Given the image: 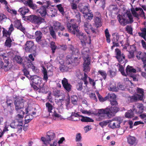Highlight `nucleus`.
I'll use <instances>...</instances> for the list:
<instances>
[{
    "instance_id": "obj_1",
    "label": "nucleus",
    "mask_w": 146,
    "mask_h": 146,
    "mask_svg": "<svg viewBox=\"0 0 146 146\" xmlns=\"http://www.w3.org/2000/svg\"><path fill=\"white\" fill-rule=\"evenodd\" d=\"M118 110V108L116 107H108L105 109H100L98 111V120L100 121L104 118L106 115L108 117L111 118L114 115V113L117 112Z\"/></svg>"
},
{
    "instance_id": "obj_2",
    "label": "nucleus",
    "mask_w": 146,
    "mask_h": 146,
    "mask_svg": "<svg viewBox=\"0 0 146 146\" xmlns=\"http://www.w3.org/2000/svg\"><path fill=\"white\" fill-rule=\"evenodd\" d=\"M117 18L119 23L123 26L127 24L131 23L133 21V16L130 10L126 11L123 15H119Z\"/></svg>"
},
{
    "instance_id": "obj_3",
    "label": "nucleus",
    "mask_w": 146,
    "mask_h": 146,
    "mask_svg": "<svg viewBox=\"0 0 146 146\" xmlns=\"http://www.w3.org/2000/svg\"><path fill=\"white\" fill-rule=\"evenodd\" d=\"M25 102L23 98L17 97L14 99V104L15 107V110L17 112L23 111L24 104Z\"/></svg>"
},
{
    "instance_id": "obj_4",
    "label": "nucleus",
    "mask_w": 146,
    "mask_h": 146,
    "mask_svg": "<svg viewBox=\"0 0 146 146\" xmlns=\"http://www.w3.org/2000/svg\"><path fill=\"white\" fill-rule=\"evenodd\" d=\"M7 54L4 53L0 52V56H2L5 61L4 63L0 60V68H3L5 71H7L10 69L12 67V65L8 61V58Z\"/></svg>"
},
{
    "instance_id": "obj_5",
    "label": "nucleus",
    "mask_w": 146,
    "mask_h": 146,
    "mask_svg": "<svg viewBox=\"0 0 146 146\" xmlns=\"http://www.w3.org/2000/svg\"><path fill=\"white\" fill-rule=\"evenodd\" d=\"M74 19H72L70 21L67 23V27L69 32L76 35L80 31L76 24L72 23V22L74 21Z\"/></svg>"
},
{
    "instance_id": "obj_6",
    "label": "nucleus",
    "mask_w": 146,
    "mask_h": 146,
    "mask_svg": "<svg viewBox=\"0 0 146 146\" xmlns=\"http://www.w3.org/2000/svg\"><path fill=\"white\" fill-rule=\"evenodd\" d=\"M137 92L138 94H136L130 97L129 98L130 102H135L138 100H142L144 97V90L142 88H137Z\"/></svg>"
},
{
    "instance_id": "obj_7",
    "label": "nucleus",
    "mask_w": 146,
    "mask_h": 146,
    "mask_svg": "<svg viewBox=\"0 0 146 146\" xmlns=\"http://www.w3.org/2000/svg\"><path fill=\"white\" fill-rule=\"evenodd\" d=\"M76 36L79 38L83 46H84L86 43L90 44L91 40L90 37H87L83 33L80 32Z\"/></svg>"
},
{
    "instance_id": "obj_8",
    "label": "nucleus",
    "mask_w": 146,
    "mask_h": 146,
    "mask_svg": "<svg viewBox=\"0 0 146 146\" xmlns=\"http://www.w3.org/2000/svg\"><path fill=\"white\" fill-rule=\"evenodd\" d=\"M131 11L133 16L137 19H139L140 16L141 17L145 16L144 12L141 8H136L135 10L134 8H132Z\"/></svg>"
},
{
    "instance_id": "obj_9",
    "label": "nucleus",
    "mask_w": 146,
    "mask_h": 146,
    "mask_svg": "<svg viewBox=\"0 0 146 146\" xmlns=\"http://www.w3.org/2000/svg\"><path fill=\"white\" fill-rule=\"evenodd\" d=\"M26 19L31 22L35 24H39L43 20L42 18L34 15H31L26 17Z\"/></svg>"
},
{
    "instance_id": "obj_10",
    "label": "nucleus",
    "mask_w": 146,
    "mask_h": 146,
    "mask_svg": "<svg viewBox=\"0 0 146 146\" xmlns=\"http://www.w3.org/2000/svg\"><path fill=\"white\" fill-rule=\"evenodd\" d=\"M47 136L49 140H47L44 137H42L41 140L44 144H46L49 143L51 140H53L55 137V134L52 131H50L47 133Z\"/></svg>"
},
{
    "instance_id": "obj_11",
    "label": "nucleus",
    "mask_w": 146,
    "mask_h": 146,
    "mask_svg": "<svg viewBox=\"0 0 146 146\" xmlns=\"http://www.w3.org/2000/svg\"><path fill=\"white\" fill-rule=\"evenodd\" d=\"M144 106L143 104L140 103H136L133 106V111L137 113H141L143 111Z\"/></svg>"
},
{
    "instance_id": "obj_12",
    "label": "nucleus",
    "mask_w": 146,
    "mask_h": 146,
    "mask_svg": "<svg viewBox=\"0 0 146 146\" xmlns=\"http://www.w3.org/2000/svg\"><path fill=\"white\" fill-rule=\"evenodd\" d=\"M17 113L19 114L16 116V120L19 123V126H21L20 128H22L23 125V122L24 117L23 115L25 112L23 111H22L21 112Z\"/></svg>"
},
{
    "instance_id": "obj_13",
    "label": "nucleus",
    "mask_w": 146,
    "mask_h": 146,
    "mask_svg": "<svg viewBox=\"0 0 146 146\" xmlns=\"http://www.w3.org/2000/svg\"><path fill=\"white\" fill-rule=\"evenodd\" d=\"M101 15L99 12H96L95 15L94 21L97 27H100L102 26Z\"/></svg>"
},
{
    "instance_id": "obj_14",
    "label": "nucleus",
    "mask_w": 146,
    "mask_h": 146,
    "mask_svg": "<svg viewBox=\"0 0 146 146\" xmlns=\"http://www.w3.org/2000/svg\"><path fill=\"white\" fill-rule=\"evenodd\" d=\"M121 121L119 120L110 121L108 125L109 127L112 129L119 128L120 127V124Z\"/></svg>"
},
{
    "instance_id": "obj_15",
    "label": "nucleus",
    "mask_w": 146,
    "mask_h": 146,
    "mask_svg": "<svg viewBox=\"0 0 146 146\" xmlns=\"http://www.w3.org/2000/svg\"><path fill=\"white\" fill-rule=\"evenodd\" d=\"M77 77L79 79L83 80L85 84L87 85L88 84L87 80L88 78V76L86 74L78 71L77 73Z\"/></svg>"
},
{
    "instance_id": "obj_16",
    "label": "nucleus",
    "mask_w": 146,
    "mask_h": 146,
    "mask_svg": "<svg viewBox=\"0 0 146 146\" xmlns=\"http://www.w3.org/2000/svg\"><path fill=\"white\" fill-rule=\"evenodd\" d=\"M84 28L85 31L87 34H89V31L91 29L93 33H96L95 29L92 28L90 24L87 22H85L84 24Z\"/></svg>"
},
{
    "instance_id": "obj_17",
    "label": "nucleus",
    "mask_w": 146,
    "mask_h": 146,
    "mask_svg": "<svg viewBox=\"0 0 146 146\" xmlns=\"http://www.w3.org/2000/svg\"><path fill=\"white\" fill-rule=\"evenodd\" d=\"M62 84L64 88L68 92L71 90L72 87L70 84L68 83V80L65 78H64L62 80Z\"/></svg>"
},
{
    "instance_id": "obj_18",
    "label": "nucleus",
    "mask_w": 146,
    "mask_h": 146,
    "mask_svg": "<svg viewBox=\"0 0 146 146\" xmlns=\"http://www.w3.org/2000/svg\"><path fill=\"white\" fill-rule=\"evenodd\" d=\"M29 79L37 85H39L41 83L42 80L41 78L37 76H30Z\"/></svg>"
},
{
    "instance_id": "obj_19",
    "label": "nucleus",
    "mask_w": 146,
    "mask_h": 146,
    "mask_svg": "<svg viewBox=\"0 0 146 146\" xmlns=\"http://www.w3.org/2000/svg\"><path fill=\"white\" fill-rule=\"evenodd\" d=\"M71 8L76 14V16L78 18V21L80 22V15L77 11V5L74 3H72L71 5Z\"/></svg>"
},
{
    "instance_id": "obj_20",
    "label": "nucleus",
    "mask_w": 146,
    "mask_h": 146,
    "mask_svg": "<svg viewBox=\"0 0 146 146\" xmlns=\"http://www.w3.org/2000/svg\"><path fill=\"white\" fill-rule=\"evenodd\" d=\"M17 1L22 2L26 5H28L30 8L34 9L36 8V6L33 4L32 0H16Z\"/></svg>"
},
{
    "instance_id": "obj_21",
    "label": "nucleus",
    "mask_w": 146,
    "mask_h": 146,
    "mask_svg": "<svg viewBox=\"0 0 146 146\" xmlns=\"http://www.w3.org/2000/svg\"><path fill=\"white\" fill-rule=\"evenodd\" d=\"M53 27L54 29L56 30H60L62 31L65 29L62 24L57 21L54 22Z\"/></svg>"
},
{
    "instance_id": "obj_22",
    "label": "nucleus",
    "mask_w": 146,
    "mask_h": 146,
    "mask_svg": "<svg viewBox=\"0 0 146 146\" xmlns=\"http://www.w3.org/2000/svg\"><path fill=\"white\" fill-rule=\"evenodd\" d=\"M127 139L128 143L131 145H135L137 143V140L134 136H129Z\"/></svg>"
},
{
    "instance_id": "obj_23",
    "label": "nucleus",
    "mask_w": 146,
    "mask_h": 146,
    "mask_svg": "<svg viewBox=\"0 0 146 146\" xmlns=\"http://www.w3.org/2000/svg\"><path fill=\"white\" fill-rule=\"evenodd\" d=\"M0 2L5 4L7 11L9 13L14 15L17 14V11L15 10L11 9L8 7L7 2L6 0H0Z\"/></svg>"
},
{
    "instance_id": "obj_24",
    "label": "nucleus",
    "mask_w": 146,
    "mask_h": 146,
    "mask_svg": "<svg viewBox=\"0 0 146 146\" xmlns=\"http://www.w3.org/2000/svg\"><path fill=\"white\" fill-rule=\"evenodd\" d=\"M14 26L18 29H19L24 33L25 29L23 27L20 21L19 20H15L14 22Z\"/></svg>"
},
{
    "instance_id": "obj_25",
    "label": "nucleus",
    "mask_w": 146,
    "mask_h": 146,
    "mask_svg": "<svg viewBox=\"0 0 146 146\" xmlns=\"http://www.w3.org/2000/svg\"><path fill=\"white\" fill-rule=\"evenodd\" d=\"M26 46L25 49L27 51H30L32 50V48L34 45L33 41H28L25 44Z\"/></svg>"
},
{
    "instance_id": "obj_26",
    "label": "nucleus",
    "mask_w": 146,
    "mask_h": 146,
    "mask_svg": "<svg viewBox=\"0 0 146 146\" xmlns=\"http://www.w3.org/2000/svg\"><path fill=\"white\" fill-rule=\"evenodd\" d=\"M48 7V6L45 7L42 6L38 10V12L40 14L42 17H45L47 14L46 8Z\"/></svg>"
},
{
    "instance_id": "obj_27",
    "label": "nucleus",
    "mask_w": 146,
    "mask_h": 146,
    "mask_svg": "<svg viewBox=\"0 0 146 146\" xmlns=\"http://www.w3.org/2000/svg\"><path fill=\"white\" fill-rule=\"evenodd\" d=\"M80 116L77 113H72L70 116L68 117V120L72 121H78L80 120Z\"/></svg>"
},
{
    "instance_id": "obj_28",
    "label": "nucleus",
    "mask_w": 146,
    "mask_h": 146,
    "mask_svg": "<svg viewBox=\"0 0 146 146\" xmlns=\"http://www.w3.org/2000/svg\"><path fill=\"white\" fill-rule=\"evenodd\" d=\"M42 72L43 74V80L46 82L48 79V76L47 74H49V72H50V75H52V71H49L48 70V71H47L46 69L44 67H42Z\"/></svg>"
},
{
    "instance_id": "obj_29",
    "label": "nucleus",
    "mask_w": 146,
    "mask_h": 146,
    "mask_svg": "<svg viewBox=\"0 0 146 146\" xmlns=\"http://www.w3.org/2000/svg\"><path fill=\"white\" fill-rule=\"evenodd\" d=\"M126 73L127 75H130L132 73H135L136 70L132 66H127L126 69Z\"/></svg>"
},
{
    "instance_id": "obj_30",
    "label": "nucleus",
    "mask_w": 146,
    "mask_h": 146,
    "mask_svg": "<svg viewBox=\"0 0 146 146\" xmlns=\"http://www.w3.org/2000/svg\"><path fill=\"white\" fill-rule=\"evenodd\" d=\"M18 11L23 16H24L29 11V9L25 6L20 8Z\"/></svg>"
},
{
    "instance_id": "obj_31",
    "label": "nucleus",
    "mask_w": 146,
    "mask_h": 146,
    "mask_svg": "<svg viewBox=\"0 0 146 146\" xmlns=\"http://www.w3.org/2000/svg\"><path fill=\"white\" fill-rule=\"evenodd\" d=\"M113 38L112 41V42H118V41L121 40V38H122L123 36H119L117 33H116L112 34Z\"/></svg>"
},
{
    "instance_id": "obj_32",
    "label": "nucleus",
    "mask_w": 146,
    "mask_h": 146,
    "mask_svg": "<svg viewBox=\"0 0 146 146\" xmlns=\"http://www.w3.org/2000/svg\"><path fill=\"white\" fill-rule=\"evenodd\" d=\"M42 36V33L39 31H37L35 33V37L37 42H39L41 40Z\"/></svg>"
},
{
    "instance_id": "obj_33",
    "label": "nucleus",
    "mask_w": 146,
    "mask_h": 146,
    "mask_svg": "<svg viewBox=\"0 0 146 146\" xmlns=\"http://www.w3.org/2000/svg\"><path fill=\"white\" fill-rule=\"evenodd\" d=\"M107 74L110 77H113L116 75V70L113 68H109Z\"/></svg>"
},
{
    "instance_id": "obj_34",
    "label": "nucleus",
    "mask_w": 146,
    "mask_h": 146,
    "mask_svg": "<svg viewBox=\"0 0 146 146\" xmlns=\"http://www.w3.org/2000/svg\"><path fill=\"white\" fill-rule=\"evenodd\" d=\"M67 62L68 61L69 63L71 62L76 63L77 60V58L76 56H70V55H68L67 57Z\"/></svg>"
},
{
    "instance_id": "obj_35",
    "label": "nucleus",
    "mask_w": 146,
    "mask_h": 146,
    "mask_svg": "<svg viewBox=\"0 0 146 146\" xmlns=\"http://www.w3.org/2000/svg\"><path fill=\"white\" fill-rule=\"evenodd\" d=\"M84 17L87 20H91L93 17V15L90 11L86 13L83 15Z\"/></svg>"
},
{
    "instance_id": "obj_36",
    "label": "nucleus",
    "mask_w": 146,
    "mask_h": 146,
    "mask_svg": "<svg viewBox=\"0 0 146 146\" xmlns=\"http://www.w3.org/2000/svg\"><path fill=\"white\" fill-rule=\"evenodd\" d=\"M141 32L139 33L140 36L142 37L146 41V29L143 28L141 29Z\"/></svg>"
},
{
    "instance_id": "obj_37",
    "label": "nucleus",
    "mask_w": 146,
    "mask_h": 146,
    "mask_svg": "<svg viewBox=\"0 0 146 146\" xmlns=\"http://www.w3.org/2000/svg\"><path fill=\"white\" fill-rule=\"evenodd\" d=\"M80 117H81V119H80V120L81 121L83 122H93L94 121L93 119L88 117H85L82 116H80Z\"/></svg>"
},
{
    "instance_id": "obj_38",
    "label": "nucleus",
    "mask_w": 146,
    "mask_h": 146,
    "mask_svg": "<svg viewBox=\"0 0 146 146\" xmlns=\"http://www.w3.org/2000/svg\"><path fill=\"white\" fill-rule=\"evenodd\" d=\"M10 126L12 128H18L19 129H21V126H19V123L17 121H13L11 123L10 125Z\"/></svg>"
},
{
    "instance_id": "obj_39",
    "label": "nucleus",
    "mask_w": 146,
    "mask_h": 146,
    "mask_svg": "<svg viewBox=\"0 0 146 146\" xmlns=\"http://www.w3.org/2000/svg\"><path fill=\"white\" fill-rule=\"evenodd\" d=\"M56 7L60 13L62 15H64L65 13L64 6H63L62 4H60L57 5L56 6Z\"/></svg>"
},
{
    "instance_id": "obj_40",
    "label": "nucleus",
    "mask_w": 146,
    "mask_h": 146,
    "mask_svg": "<svg viewBox=\"0 0 146 146\" xmlns=\"http://www.w3.org/2000/svg\"><path fill=\"white\" fill-rule=\"evenodd\" d=\"M79 9L80 11L84 15H85L90 11L88 7L87 6H84L82 8H81L80 6Z\"/></svg>"
},
{
    "instance_id": "obj_41",
    "label": "nucleus",
    "mask_w": 146,
    "mask_h": 146,
    "mask_svg": "<svg viewBox=\"0 0 146 146\" xmlns=\"http://www.w3.org/2000/svg\"><path fill=\"white\" fill-rule=\"evenodd\" d=\"M46 108L48 111L50 113H52V110L53 107L52 105L48 102H47L46 104Z\"/></svg>"
},
{
    "instance_id": "obj_42",
    "label": "nucleus",
    "mask_w": 146,
    "mask_h": 146,
    "mask_svg": "<svg viewBox=\"0 0 146 146\" xmlns=\"http://www.w3.org/2000/svg\"><path fill=\"white\" fill-rule=\"evenodd\" d=\"M69 48L70 50V53L72 52L73 54H77L78 52V50L77 49L74 48L72 45L70 46Z\"/></svg>"
},
{
    "instance_id": "obj_43",
    "label": "nucleus",
    "mask_w": 146,
    "mask_h": 146,
    "mask_svg": "<svg viewBox=\"0 0 146 146\" xmlns=\"http://www.w3.org/2000/svg\"><path fill=\"white\" fill-rule=\"evenodd\" d=\"M96 94L97 95L99 100L101 102H103L106 100L108 98V96H106L104 98H102V96L100 94L98 91L96 92Z\"/></svg>"
},
{
    "instance_id": "obj_44",
    "label": "nucleus",
    "mask_w": 146,
    "mask_h": 146,
    "mask_svg": "<svg viewBox=\"0 0 146 146\" xmlns=\"http://www.w3.org/2000/svg\"><path fill=\"white\" fill-rule=\"evenodd\" d=\"M133 112L131 110H129L125 113V116L128 118H131L133 116Z\"/></svg>"
},
{
    "instance_id": "obj_45",
    "label": "nucleus",
    "mask_w": 146,
    "mask_h": 146,
    "mask_svg": "<svg viewBox=\"0 0 146 146\" xmlns=\"http://www.w3.org/2000/svg\"><path fill=\"white\" fill-rule=\"evenodd\" d=\"M33 117L31 115H27L25 117V123H27L33 119Z\"/></svg>"
},
{
    "instance_id": "obj_46",
    "label": "nucleus",
    "mask_w": 146,
    "mask_h": 146,
    "mask_svg": "<svg viewBox=\"0 0 146 146\" xmlns=\"http://www.w3.org/2000/svg\"><path fill=\"white\" fill-rule=\"evenodd\" d=\"M12 40L10 37L7 38L5 42V46L9 47H10L11 45Z\"/></svg>"
},
{
    "instance_id": "obj_47",
    "label": "nucleus",
    "mask_w": 146,
    "mask_h": 146,
    "mask_svg": "<svg viewBox=\"0 0 146 146\" xmlns=\"http://www.w3.org/2000/svg\"><path fill=\"white\" fill-rule=\"evenodd\" d=\"M98 73L102 76L104 79L106 78L107 74L105 71L100 70L98 71Z\"/></svg>"
},
{
    "instance_id": "obj_48",
    "label": "nucleus",
    "mask_w": 146,
    "mask_h": 146,
    "mask_svg": "<svg viewBox=\"0 0 146 146\" xmlns=\"http://www.w3.org/2000/svg\"><path fill=\"white\" fill-rule=\"evenodd\" d=\"M3 36H5L7 37V38L10 37L11 35V32H9L7 30L4 29L3 31Z\"/></svg>"
},
{
    "instance_id": "obj_49",
    "label": "nucleus",
    "mask_w": 146,
    "mask_h": 146,
    "mask_svg": "<svg viewBox=\"0 0 146 146\" xmlns=\"http://www.w3.org/2000/svg\"><path fill=\"white\" fill-rule=\"evenodd\" d=\"M27 65L29 68H31L33 71H35L37 70L36 67L31 62H27Z\"/></svg>"
},
{
    "instance_id": "obj_50",
    "label": "nucleus",
    "mask_w": 146,
    "mask_h": 146,
    "mask_svg": "<svg viewBox=\"0 0 146 146\" xmlns=\"http://www.w3.org/2000/svg\"><path fill=\"white\" fill-rule=\"evenodd\" d=\"M52 115L53 117L58 119H62V118L61 115L57 113L56 111H54L53 113H52Z\"/></svg>"
},
{
    "instance_id": "obj_51",
    "label": "nucleus",
    "mask_w": 146,
    "mask_h": 146,
    "mask_svg": "<svg viewBox=\"0 0 146 146\" xmlns=\"http://www.w3.org/2000/svg\"><path fill=\"white\" fill-rule=\"evenodd\" d=\"M108 96V99H109L110 101L112 100H115L116 98V96L113 94H109Z\"/></svg>"
},
{
    "instance_id": "obj_52",
    "label": "nucleus",
    "mask_w": 146,
    "mask_h": 146,
    "mask_svg": "<svg viewBox=\"0 0 146 146\" xmlns=\"http://www.w3.org/2000/svg\"><path fill=\"white\" fill-rule=\"evenodd\" d=\"M50 48L52 50V53H53L55 52V50L57 48V46L55 45L54 42L52 41L50 43Z\"/></svg>"
},
{
    "instance_id": "obj_53",
    "label": "nucleus",
    "mask_w": 146,
    "mask_h": 146,
    "mask_svg": "<svg viewBox=\"0 0 146 146\" xmlns=\"http://www.w3.org/2000/svg\"><path fill=\"white\" fill-rule=\"evenodd\" d=\"M120 60H119V59L118 58H117L119 62L121 63L122 64L124 62V61L125 60V56L123 54H122L120 55Z\"/></svg>"
},
{
    "instance_id": "obj_54",
    "label": "nucleus",
    "mask_w": 146,
    "mask_h": 146,
    "mask_svg": "<svg viewBox=\"0 0 146 146\" xmlns=\"http://www.w3.org/2000/svg\"><path fill=\"white\" fill-rule=\"evenodd\" d=\"M144 52H139L137 53L136 57L138 60H141L143 55Z\"/></svg>"
},
{
    "instance_id": "obj_55",
    "label": "nucleus",
    "mask_w": 146,
    "mask_h": 146,
    "mask_svg": "<svg viewBox=\"0 0 146 146\" xmlns=\"http://www.w3.org/2000/svg\"><path fill=\"white\" fill-rule=\"evenodd\" d=\"M89 64H83L84 71L85 72H88L90 71V67Z\"/></svg>"
},
{
    "instance_id": "obj_56",
    "label": "nucleus",
    "mask_w": 146,
    "mask_h": 146,
    "mask_svg": "<svg viewBox=\"0 0 146 146\" xmlns=\"http://www.w3.org/2000/svg\"><path fill=\"white\" fill-rule=\"evenodd\" d=\"M115 52L116 54V58L119 59V60H120V55L122 54L120 50L118 48H117L115 50Z\"/></svg>"
},
{
    "instance_id": "obj_57",
    "label": "nucleus",
    "mask_w": 146,
    "mask_h": 146,
    "mask_svg": "<svg viewBox=\"0 0 146 146\" xmlns=\"http://www.w3.org/2000/svg\"><path fill=\"white\" fill-rule=\"evenodd\" d=\"M83 83L81 81L78 82L76 85V88L78 90L81 91L83 88L82 87Z\"/></svg>"
},
{
    "instance_id": "obj_58",
    "label": "nucleus",
    "mask_w": 146,
    "mask_h": 146,
    "mask_svg": "<svg viewBox=\"0 0 146 146\" xmlns=\"http://www.w3.org/2000/svg\"><path fill=\"white\" fill-rule=\"evenodd\" d=\"M78 98L76 95H73L71 97L72 102L73 104H76L77 102Z\"/></svg>"
},
{
    "instance_id": "obj_59",
    "label": "nucleus",
    "mask_w": 146,
    "mask_h": 146,
    "mask_svg": "<svg viewBox=\"0 0 146 146\" xmlns=\"http://www.w3.org/2000/svg\"><path fill=\"white\" fill-rule=\"evenodd\" d=\"M90 59L89 57L87 56L86 57L84 58V62L83 64L90 65Z\"/></svg>"
},
{
    "instance_id": "obj_60",
    "label": "nucleus",
    "mask_w": 146,
    "mask_h": 146,
    "mask_svg": "<svg viewBox=\"0 0 146 146\" xmlns=\"http://www.w3.org/2000/svg\"><path fill=\"white\" fill-rule=\"evenodd\" d=\"M109 120L105 121L100 122L99 124L102 127H103L107 125L108 123H109Z\"/></svg>"
},
{
    "instance_id": "obj_61",
    "label": "nucleus",
    "mask_w": 146,
    "mask_h": 146,
    "mask_svg": "<svg viewBox=\"0 0 146 146\" xmlns=\"http://www.w3.org/2000/svg\"><path fill=\"white\" fill-rule=\"evenodd\" d=\"M70 103V99L69 98H68L66 100V105L67 109L68 110L71 107Z\"/></svg>"
},
{
    "instance_id": "obj_62",
    "label": "nucleus",
    "mask_w": 146,
    "mask_h": 146,
    "mask_svg": "<svg viewBox=\"0 0 146 146\" xmlns=\"http://www.w3.org/2000/svg\"><path fill=\"white\" fill-rule=\"evenodd\" d=\"M6 103L8 107L10 106L11 107L13 106V101L10 99L8 98L7 99Z\"/></svg>"
},
{
    "instance_id": "obj_63",
    "label": "nucleus",
    "mask_w": 146,
    "mask_h": 146,
    "mask_svg": "<svg viewBox=\"0 0 146 146\" xmlns=\"http://www.w3.org/2000/svg\"><path fill=\"white\" fill-rule=\"evenodd\" d=\"M119 70L121 72L122 74L125 76H126V75L124 72V69L123 67L121 65L119 66Z\"/></svg>"
},
{
    "instance_id": "obj_64",
    "label": "nucleus",
    "mask_w": 146,
    "mask_h": 146,
    "mask_svg": "<svg viewBox=\"0 0 146 146\" xmlns=\"http://www.w3.org/2000/svg\"><path fill=\"white\" fill-rule=\"evenodd\" d=\"M15 59L16 62L19 63H21L22 62V59L20 56H16Z\"/></svg>"
}]
</instances>
